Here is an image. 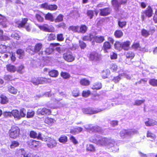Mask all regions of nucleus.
I'll return each mask as SVG.
<instances>
[{"mask_svg": "<svg viewBox=\"0 0 157 157\" xmlns=\"http://www.w3.org/2000/svg\"><path fill=\"white\" fill-rule=\"evenodd\" d=\"M38 28L42 30L48 32H54V29L53 27L52 29H50L48 27V25L44 24L42 25H38Z\"/></svg>", "mask_w": 157, "mask_h": 157, "instance_id": "nucleus-14", "label": "nucleus"}, {"mask_svg": "<svg viewBox=\"0 0 157 157\" xmlns=\"http://www.w3.org/2000/svg\"><path fill=\"white\" fill-rule=\"evenodd\" d=\"M45 19L46 20H48L51 22L54 21V20L52 14L49 12L45 14Z\"/></svg>", "mask_w": 157, "mask_h": 157, "instance_id": "nucleus-40", "label": "nucleus"}, {"mask_svg": "<svg viewBox=\"0 0 157 157\" xmlns=\"http://www.w3.org/2000/svg\"><path fill=\"white\" fill-rule=\"evenodd\" d=\"M126 56L127 58L130 59H132L135 56V54L132 52H128L127 53Z\"/></svg>", "mask_w": 157, "mask_h": 157, "instance_id": "nucleus-58", "label": "nucleus"}, {"mask_svg": "<svg viewBox=\"0 0 157 157\" xmlns=\"http://www.w3.org/2000/svg\"><path fill=\"white\" fill-rule=\"evenodd\" d=\"M131 42L129 40H126L122 43V48L125 51H128L130 48Z\"/></svg>", "mask_w": 157, "mask_h": 157, "instance_id": "nucleus-18", "label": "nucleus"}, {"mask_svg": "<svg viewBox=\"0 0 157 157\" xmlns=\"http://www.w3.org/2000/svg\"><path fill=\"white\" fill-rule=\"evenodd\" d=\"M147 121L144 122L145 125L148 127L157 125V121L152 119L147 118Z\"/></svg>", "mask_w": 157, "mask_h": 157, "instance_id": "nucleus-16", "label": "nucleus"}, {"mask_svg": "<svg viewBox=\"0 0 157 157\" xmlns=\"http://www.w3.org/2000/svg\"><path fill=\"white\" fill-rule=\"evenodd\" d=\"M149 83L150 85L153 86H157V79L154 78L150 79L149 80Z\"/></svg>", "mask_w": 157, "mask_h": 157, "instance_id": "nucleus-47", "label": "nucleus"}, {"mask_svg": "<svg viewBox=\"0 0 157 157\" xmlns=\"http://www.w3.org/2000/svg\"><path fill=\"white\" fill-rule=\"evenodd\" d=\"M88 126L86 128V130L89 132L94 133V126H93L92 124H88Z\"/></svg>", "mask_w": 157, "mask_h": 157, "instance_id": "nucleus-46", "label": "nucleus"}, {"mask_svg": "<svg viewBox=\"0 0 157 157\" xmlns=\"http://www.w3.org/2000/svg\"><path fill=\"white\" fill-rule=\"evenodd\" d=\"M94 11L92 10H89L87 11L86 14L90 19H92L94 16Z\"/></svg>", "mask_w": 157, "mask_h": 157, "instance_id": "nucleus-59", "label": "nucleus"}, {"mask_svg": "<svg viewBox=\"0 0 157 157\" xmlns=\"http://www.w3.org/2000/svg\"><path fill=\"white\" fill-rule=\"evenodd\" d=\"M100 15L102 16H105L109 15L111 11V9L109 7L100 9Z\"/></svg>", "mask_w": 157, "mask_h": 157, "instance_id": "nucleus-12", "label": "nucleus"}, {"mask_svg": "<svg viewBox=\"0 0 157 157\" xmlns=\"http://www.w3.org/2000/svg\"><path fill=\"white\" fill-rule=\"evenodd\" d=\"M4 79L5 80L8 81L14 80L15 79L13 78V76L10 75H5L4 76Z\"/></svg>", "mask_w": 157, "mask_h": 157, "instance_id": "nucleus-54", "label": "nucleus"}, {"mask_svg": "<svg viewBox=\"0 0 157 157\" xmlns=\"http://www.w3.org/2000/svg\"><path fill=\"white\" fill-rule=\"evenodd\" d=\"M10 48V47L4 44L0 45V53L3 54L5 53H8V50Z\"/></svg>", "mask_w": 157, "mask_h": 157, "instance_id": "nucleus-19", "label": "nucleus"}, {"mask_svg": "<svg viewBox=\"0 0 157 157\" xmlns=\"http://www.w3.org/2000/svg\"><path fill=\"white\" fill-rule=\"evenodd\" d=\"M8 98L3 94L0 95V103L2 105H5L9 102Z\"/></svg>", "mask_w": 157, "mask_h": 157, "instance_id": "nucleus-15", "label": "nucleus"}, {"mask_svg": "<svg viewBox=\"0 0 157 157\" xmlns=\"http://www.w3.org/2000/svg\"><path fill=\"white\" fill-rule=\"evenodd\" d=\"M102 85L100 83H96L91 88L93 90H98L101 89L102 88Z\"/></svg>", "mask_w": 157, "mask_h": 157, "instance_id": "nucleus-50", "label": "nucleus"}, {"mask_svg": "<svg viewBox=\"0 0 157 157\" xmlns=\"http://www.w3.org/2000/svg\"><path fill=\"white\" fill-rule=\"evenodd\" d=\"M56 27L57 29L62 28L63 29H65L67 27L64 23L62 22L56 25Z\"/></svg>", "mask_w": 157, "mask_h": 157, "instance_id": "nucleus-56", "label": "nucleus"}, {"mask_svg": "<svg viewBox=\"0 0 157 157\" xmlns=\"http://www.w3.org/2000/svg\"><path fill=\"white\" fill-rule=\"evenodd\" d=\"M127 23V22L126 21H122L119 19L118 22V25L120 28L122 29L126 26Z\"/></svg>", "mask_w": 157, "mask_h": 157, "instance_id": "nucleus-43", "label": "nucleus"}, {"mask_svg": "<svg viewBox=\"0 0 157 157\" xmlns=\"http://www.w3.org/2000/svg\"><path fill=\"white\" fill-rule=\"evenodd\" d=\"M104 109H101L98 108L94 109L92 108L88 107L83 108L82 109V111L83 113L84 114L92 115L101 112Z\"/></svg>", "mask_w": 157, "mask_h": 157, "instance_id": "nucleus-6", "label": "nucleus"}, {"mask_svg": "<svg viewBox=\"0 0 157 157\" xmlns=\"http://www.w3.org/2000/svg\"><path fill=\"white\" fill-rule=\"evenodd\" d=\"M37 114L39 116H49L52 115L51 109L45 107L39 108L37 111Z\"/></svg>", "mask_w": 157, "mask_h": 157, "instance_id": "nucleus-7", "label": "nucleus"}, {"mask_svg": "<svg viewBox=\"0 0 157 157\" xmlns=\"http://www.w3.org/2000/svg\"><path fill=\"white\" fill-rule=\"evenodd\" d=\"M145 101L144 99L143 100H137L134 102L133 105H134L140 106L142 104L144 103Z\"/></svg>", "mask_w": 157, "mask_h": 157, "instance_id": "nucleus-52", "label": "nucleus"}, {"mask_svg": "<svg viewBox=\"0 0 157 157\" xmlns=\"http://www.w3.org/2000/svg\"><path fill=\"white\" fill-rule=\"evenodd\" d=\"M6 17L0 14V26L2 28H5L7 27L6 24Z\"/></svg>", "mask_w": 157, "mask_h": 157, "instance_id": "nucleus-20", "label": "nucleus"}, {"mask_svg": "<svg viewBox=\"0 0 157 157\" xmlns=\"http://www.w3.org/2000/svg\"><path fill=\"white\" fill-rule=\"evenodd\" d=\"M63 58L68 62H72L75 59V57L70 52H67L63 54Z\"/></svg>", "mask_w": 157, "mask_h": 157, "instance_id": "nucleus-10", "label": "nucleus"}, {"mask_svg": "<svg viewBox=\"0 0 157 157\" xmlns=\"http://www.w3.org/2000/svg\"><path fill=\"white\" fill-rule=\"evenodd\" d=\"M19 113V111L18 110H12V116H13L15 118L19 120L20 119Z\"/></svg>", "mask_w": 157, "mask_h": 157, "instance_id": "nucleus-38", "label": "nucleus"}, {"mask_svg": "<svg viewBox=\"0 0 157 157\" xmlns=\"http://www.w3.org/2000/svg\"><path fill=\"white\" fill-rule=\"evenodd\" d=\"M56 38V36L55 34L52 33H50L48 36V40L49 41L55 40Z\"/></svg>", "mask_w": 157, "mask_h": 157, "instance_id": "nucleus-60", "label": "nucleus"}, {"mask_svg": "<svg viewBox=\"0 0 157 157\" xmlns=\"http://www.w3.org/2000/svg\"><path fill=\"white\" fill-rule=\"evenodd\" d=\"M26 110L24 108H22L19 111L20 118L24 117L26 116Z\"/></svg>", "mask_w": 157, "mask_h": 157, "instance_id": "nucleus-48", "label": "nucleus"}, {"mask_svg": "<svg viewBox=\"0 0 157 157\" xmlns=\"http://www.w3.org/2000/svg\"><path fill=\"white\" fill-rule=\"evenodd\" d=\"M114 35L116 38H120L123 36V33L121 30H117L115 31Z\"/></svg>", "mask_w": 157, "mask_h": 157, "instance_id": "nucleus-32", "label": "nucleus"}, {"mask_svg": "<svg viewBox=\"0 0 157 157\" xmlns=\"http://www.w3.org/2000/svg\"><path fill=\"white\" fill-rule=\"evenodd\" d=\"M94 35L92 33H89L88 35L83 36L82 39L84 41H91L94 39Z\"/></svg>", "mask_w": 157, "mask_h": 157, "instance_id": "nucleus-26", "label": "nucleus"}, {"mask_svg": "<svg viewBox=\"0 0 157 157\" xmlns=\"http://www.w3.org/2000/svg\"><path fill=\"white\" fill-rule=\"evenodd\" d=\"M30 82L34 85L37 86L39 84H42L49 82H51V79L43 77H36L31 78Z\"/></svg>", "mask_w": 157, "mask_h": 157, "instance_id": "nucleus-2", "label": "nucleus"}, {"mask_svg": "<svg viewBox=\"0 0 157 157\" xmlns=\"http://www.w3.org/2000/svg\"><path fill=\"white\" fill-rule=\"evenodd\" d=\"M110 72L109 70H103L101 72V75L103 79H105L108 78L110 74Z\"/></svg>", "mask_w": 157, "mask_h": 157, "instance_id": "nucleus-36", "label": "nucleus"}, {"mask_svg": "<svg viewBox=\"0 0 157 157\" xmlns=\"http://www.w3.org/2000/svg\"><path fill=\"white\" fill-rule=\"evenodd\" d=\"M111 2L112 6L114 7V9L116 10H118L120 6L118 0H112Z\"/></svg>", "mask_w": 157, "mask_h": 157, "instance_id": "nucleus-33", "label": "nucleus"}, {"mask_svg": "<svg viewBox=\"0 0 157 157\" xmlns=\"http://www.w3.org/2000/svg\"><path fill=\"white\" fill-rule=\"evenodd\" d=\"M20 129L18 126L15 125H12L8 132L9 138L13 139L17 138L20 135Z\"/></svg>", "mask_w": 157, "mask_h": 157, "instance_id": "nucleus-1", "label": "nucleus"}, {"mask_svg": "<svg viewBox=\"0 0 157 157\" xmlns=\"http://www.w3.org/2000/svg\"><path fill=\"white\" fill-rule=\"evenodd\" d=\"M110 69L112 72H115L117 69V66L115 64L113 63L110 65Z\"/></svg>", "mask_w": 157, "mask_h": 157, "instance_id": "nucleus-63", "label": "nucleus"}, {"mask_svg": "<svg viewBox=\"0 0 157 157\" xmlns=\"http://www.w3.org/2000/svg\"><path fill=\"white\" fill-rule=\"evenodd\" d=\"M86 150L87 151L90 152H94L96 150L95 147L91 144H87L86 146Z\"/></svg>", "mask_w": 157, "mask_h": 157, "instance_id": "nucleus-37", "label": "nucleus"}, {"mask_svg": "<svg viewBox=\"0 0 157 157\" xmlns=\"http://www.w3.org/2000/svg\"><path fill=\"white\" fill-rule=\"evenodd\" d=\"M111 48L112 45L109 41H105L103 43L102 49L105 53L108 52V51Z\"/></svg>", "mask_w": 157, "mask_h": 157, "instance_id": "nucleus-13", "label": "nucleus"}, {"mask_svg": "<svg viewBox=\"0 0 157 157\" xmlns=\"http://www.w3.org/2000/svg\"><path fill=\"white\" fill-rule=\"evenodd\" d=\"M82 130V128L81 127H74L70 129V132L73 135H75L81 132Z\"/></svg>", "mask_w": 157, "mask_h": 157, "instance_id": "nucleus-22", "label": "nucleus"}, {"mask_svg": "<svg viewBox=\"0 0 157 157\" xmlns=\"http://www.w3.org/2000/svg\"><path fill=\"white\" fill-rule=\"evenodd\" d=\"M48 75L51 77L56 78L59 75V72L56 70H52L48 72Z\"/></svg>", "mask_w": 157, "mask_h": 157, "instance_id": "nucleus-28", "label": "nucleus"}, {"mask_svg": "<svg viewBox=\"0 0 157 157\" xmlns=\"http://www.w3.org/2000/svg\"><path fill=\"white\" fill-rule=\"evenodd\" d=\"M141 33V35L145 37H148L150 35L149 32L144 29H142Z\"/></svg>", "mask_w": 157, "mask_h": 157, "instance_id": "nucleus-49", "label": "nucleus"}, {"mask_svg": "<svg viewBox=\"0 0 157 157\" xmlns=\"http://www.w3.org/2000/svg\"><path fill=\"white\" fill-rule=\"evenodd\" d=\"M28 21L27 18H22L21 21L16 22L17 27L19 29L24 28L27 32H30L31 29L30 24H29L26 25Z\"/></svg>", "mask_w": 157, "mask_h": 157, "instance_id": "nucleus-4", "label": "nucleus"}, {"mask_svg": "<svg viewBox=\"0 0 157 157\" xmlns=\"http://www.w3.org/2000/svg\"><path fill=\"white\" fill-rule=\"evenodd\" d=\"M44 141L46 143L47 146L50 148H53L57 145V142L56 140L48 136H46V139Z\"/></svg>", "mask_w": 157, "mask_h": 157, "instance_id": "nucleus-8", "label": "nucleus"}, {"mask_svg": "<svg viewBox=\"0 0 157 157\" xmlns=\"http://www.w3.org/2000/svg\"><path fill=\"white\" fill-rule=\"evenodd\" d=\"M59 141L60 143H66L67 141V137L65 136L62 135L59 137Z\"/></svg>", "mask_w": 157, "mask_h": 157, "instance_id": "nucleus-55", "label": "nucleus"}, {"mask_svg": "<svg viewBox=\"0 0 157 157\" xmlns=\"http://www.w3.org/2000/svg\"><path fill=\"white\" fill-rule=\"evenodd\" d=\"M19 145V143L18 141L16 140H13L11 142V144L10 145V147L11 149H13L18 147Z\"/></svg>", "mask_w": 157, "mask_h": 157, "instance_id": "nucleus-44", "label": "nucleus"}, {"mask_svg": "<svg viewBox=\"0 0 157 157\" xmlns=\"http://www.w3.org/2000/svg\"><path fill=\"white\" fill-rule=\"evenodd\" d=\"M135 133V131L123 129L120 131L119 134L121 137L123 139L125 138L127 136H131Z\"/></svg>", "mask_w": 157, "mask_h": 157, "instance_id": "nucleus-9", "label": "nucleus"}, {"mask_svg": "<svg viewBox=\"0 0 157 157\" xmlns=\"http://www.w3.org/2000/svg\"><path fill=\"white\" fill-rule=\"evenodd\" d=\"M44 15V14L43 12H40L36 14L35 17L38 22H42L44 21V18L43 16Z\"/></svg>", "mask_w": 157, "mask_h": 157, "instance_id": "nucleus-25", "label": "nucleus"}, {"mask_svg": "<svg viewBox=\"0 0 157 157\" xmlns=\"http://www.w3.org/2000/svg\"><path fill=\"white\" fill-rule=\"evenodd\" d=\"M53 51V49L50 47H48L46 48L44 52L45 55H49L51 54Z\"/></svg>", "mask_w": 157, "mask_h": 157, "instance_id": "nucleus-51", "label": "nucleus"}, {"mask_svg": "<svg viewBox=\"0 0 157 157\" xmlns=\"http://www.w3.org/2000/svg\"><path fill=\"white\" fill-rule=\"evenodd\" d=\"M93 39L97 43H101L105 40V38L103 36H94Z\"/></svg>", "mask_w": 157, "mask_h": 157, "instance_id": "nucleus-27", "label": "nucleus"}, {"mask_svg": "<svg viewBox=\"0 0 157 157\" xmlns=\"http://www.w3.org/2000/svg\"><path fill=\"white\" fill-rule=\"evenodd\" d=\"M54 118L48 117H45L43 119L44 123L49 125H52L54 123Z\"/></svg>", "mask_w": 157, "mask_h": 157, "instance_id": "nucleus-21", "label": "nucleus"}, {"mask_svg": "<svg viewBox=\"0 0 157 157\" xmlns=\"http://www.w3.org/2000/svg\"><path fill=\"white\" fill-rule=\"evenodd\" d=\"M153 10L151 6H149L146 10L143 11V13L148 17H151L152 15Z\"/></svg>", "mask_w": 157, "mask_h": 157, "instance_id": "nucleus-24", "label": "nucleus"}, {"mask_svg": "<svg viewBox=\"0 0 157 157\" xmlns=\"http://www.w3.org/2000/svg\"><path fill=\"white\" fill-rule=\"evenodd\" d=\"M64 37L62 33L58 34L56 35V40L59 41H62L64 40Z\"/></svg>", "mask_w": 157, "mask_h": 157, "instance_id": "nucleus-62", "label": "nucleus"}, {"mask_svg": "<svg viewBox=\"0 0 157 157\" xmlns=\"http://www.w3.org/2000/svg\"><path fill=\"white\" fill-rule=\"evenodd\" d=\"M88 57L91 61L97 60L99 59L98 54L96 52H93L90 53Z\"/></svg>", "mask_w": 157, "mask_h": 157, "instance_id": "nucleus-17", "label": "nucleus"}, {"mask_svg": "<svg viewBox=\"0 0 157 157\" xmlns=\"http://www.w3.org/2000/svg\"><path fill=\"white\" fill-rule=\"evenodd\" d=\"M88 29V27L85 25H82L79 26V29H78V33H82L84 34L86 33Z\"/></svg>", "mask_w": 157, "mask_h": 157, "instance_id": "nucleus-29", "label": "nucleus"}, {"mask_svg": "<svg viewBox=\"0 0 157 157\" xmlns=\"http://www.w3.org/2000/svg\"><path fill=\"white\" fill-rule=\"evenodd\" d=\"M80 83L82 86H87L90 85V81L86 78H82L80 81Z\"/></svg>", "mask_w": 157, "mask_h": 157, "instance_id": "nucleus-45", "label": "nucleus"}, {"mask_svg": "<svg viewBox=\"0 0 157 157\" xmlns=\"http://www.w3.org/2000/svg\"><path fill=\"white\" fill-rule=\"evenodd\" d=\"M114 142H115L113 140L104 137L97 141L95 143L97 144L100 146H110L111 147H112L113 146Z\"/></svg>", "mask_w": 157, "mask_h": 157, "instance_id": "nucleus-3", "label": "nucleus"}, {"mask_svg": "<svg viewBox=\"0 0 157 157\" xmlns=\"http://www.w3.org/2000/svg\"><path fill=\"white\" fill-rule=\"evenodd\" d=\"M115 49L119 51H120L122 49V43L119 41H116L114 44Z\"/></svg>", "mask_w": 157, "mask_h": 157, "instance_id": "nucleus-31", "label": "nucleus"}, {"mask_svg": "<svg viewBox=\"0 0 157 157\" xmlns=\"http://www.w3.org/2000/svg\"><path fill=\"white\" fill-rule=\"evenodd\" d=\"M25 67L23 64L18 66L17 68L16 67V71L18 73L22 74L24 71Z\"/></svg>", "mask_w": 157, "mask_h": 157, "instance_id": "nucleus-41", "label": "nucleus"}, {"mask_svg": "<svg viewBox=\"0 0 157 157\" xmlns=\"http://www.w3.org/2000/svg\"><path fill=\"white\" fill-rule=\"evenodd\" d=\"M8 91L11 94L15 95L17 92V90L12 86H10L8 87Z\"/></svg>", "mask_w": 157, "mask_h": 157, "instance_id": "nucleus-35", "label": "nucleus"}, {"mask_svg": "<svg viewBox=\"0 0 157 157\" xmlns=\"http://www.w3.org/2000/svg\"><path fill=\"white\" fill-rule=\"evenodd\" d=\"M16 54L19 56L18 58L19 59H22L25 56L24 51L22 49H18L16 51Z\"/></svg>", "mask_w": 157, "mask_h": 157, "instance_id": "nucleus-30", "label": "nucleus"}, {"mask_svg": "<svg viewBox=\"0 0 157 157\" xmlns=\"http://www.w3.org/2000/svg\"><path fill=\"white\" fill-rule=\"evenodd\" d=\"M147 137L148 138H150L154 140H155L156 138V135L149 131H147Z\"/></svg>", "mask_w": 157, "mask_h": 157, "instance_id": "nucleus-53", "label": "nucleus"}, {"mask_svg": "<svg viewBox=\"0 0 157 157\" xmlns=\"http://www.w3.org/2000/svg\"><path fill=\"white\" fill-rule=\"evenodd\" d=\"M6 68L7 71L11 73H14L16 71V67L11 64H7Z\"/></svg>", "mask_w": 157, "mask_h": 157, "instance_id": "nucleus-23", "label": "nucleus"}, {"mask_svg": "<svg viewBox=\"0 0 157 157\" xmlns=\"http://www.w3.org/2000/svg\"><path fill=\"white\" fill-rule=\"evenodd\" d=\"M28 145L32 148H34L39 146L41 143L40 141L33 140H31L27 142Z\"/></svg>", "mask_w": 157, "mask_h": 157, "instance_id": "nucleus-11", "label": "nucleus"}, {"mask_svg": "<svg viewBox=\"0 0 157 157\" xmlns=\"http://www.w3.org/2000/svg\"><path fill=\"white\" fill-rule=\"evenodd\" d=\"M63 15L61 14H59L58 15L56 18L54 19L55 23H59L62 21L63 20Z\"/></svg>", "mask_w": 157, "mask_h": 157, "instance_id": "nucleus-42", "label": "nucleus"}, {"mask_svg": "<svg viewBox=\"0 0 157 157\" xmlns=\"http://www.w3.org/2000/svg\"><path fill=\"white\" fill-rule=\"evenodd\" d=\"M60 75L64 79H69L71 77L70 74L66 72L61 71L60 73Z\"/></svg>", "mask_w": 157, "mask_h": 157, "instance_id": "nucleus-34", "label": "nucleus"}, {"mask_svg": "<svg viewBox=\"0 0 157 157\" xmlns=\"http://www.w3.org/2000/svg\"><path fill=\"white\" fill-rule=\"evenodd\" d=\"M58 7L55 4H50L48 5V10L51 11L56 10L57 9Z\"/></svg>", "mask_w": 157, "mask_h": 157, "instance_id": "nucleus-57", "label": "nucleus"}, {"mask_svg": "<svg viewBox=\"0 0 157 157\" xmlns=\"http://www.w3.org/2000/svg\"><path fill=\"white\" fill-rule=\"evenodd\" d=\"M35 114V112L33 111L29 110L27 112L26 117L28 118H31L33 117Z\"/></svg>", "mask_w": 157, "mask_h": 157, "instance_id": "nucleus-64", "label": "nucleus"}, {"mask_svg": "<svg viewBox=\"0 0 157 157\" xmlns=\"http://www.w3.org/2000/svg\"><path fill=\"white\" fill-rule=\"evenodd\" d=\"M79 45L81 49H84L86 47V43L81 40H79Z\"/></svg>", "mask_w": 157, "mask_h": 157, "instance_id": "nucleus-61", "label": "nucleus"}, {"mask_svg": "<svg viewBox=\"0 0 157 157\" xmlns=\"http://www.w3.org/2000/svg\"><path fill=\"white\" fill-rule=\"evenodd\" d=\"M43 44L40 43H36L33 48L32 46H30L29 49L32 52L31 55H34L37 53L39 55H42L43 54Z\"/></svg>", "mask_w": 157, "mask_h": 157, "instance_id": "nucleus-5", "label": "nucleus"}, {"mask_svg": "<svg viewBox=\"0 0 157 157\" xmlns=\"http://www.w3.org/2000/svg\"><path fill=\"white\" fill-rule=\"evenodd\" d=\"M79 29V26L78 25H71L68 28V30L69 31H71L74 33H78Z\"/></svg>", "mask_w": 157, "mask_h": 157, "instance_id": "nucleus-39", "label": "nucleus"}]
</instances>
